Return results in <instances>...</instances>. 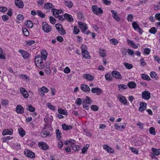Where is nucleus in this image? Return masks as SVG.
I'll return each mask as SVG.
<instances>
[{"instance_id": "nucleus-47", "label": "nucleus", "mask_w": 160, "mask_h": 160, "mask_svg": "<svg viewBox=\"0 0 160 160\" xmlns=\"http://www.w3.org/2000/svg\"><path fill=\"white\" fill-rule=\"evenodd\" d=\"M53 6V5L50 2L46 3L44 5V7H46V9H49L50 8H52Z\"/></svg>"}, {"instance_id": "nucleus-48", "label": "nucleus", "mask_w": 160, "mask_h": 160, "mask_svg": "<svg viewBox=\"0 0 160 160\" xmlns=\"http://www.w3.org/2000/svg\"><path fill=\"white\" fill-rule=\"evenodd\" d=\"M149 132L152 135H155L156 133V131H155V129L154 128L152 127H151L150 128L149 130Z\"/></svg>"}, {"instance_id": "nucleus-51", "label": "nucleus", "mask_w": 160, "mask_h": 160, "mask_svg": "<svg viewBox=\"0 0 160 160\" xmlns=\"http://www.w3.org/2000/svg\"><path fill=\"white\" fill-rule=\"evenodd\" d=\"M71 147L72 148V149L74 151H78L80 148V146H77L75 145H72Z\"/></svg>"}, {"instance_id": "nucleus-64", "label": "nucleus", "mask_w": 160, "mask_h": 160, "mask_svg": "<svg viewBox=\"0 0 160 160\" xmlns=\"http://www.w3.org/2000/svg\"><path fill=\"white\" fill-rule=\"evenodd\" d=\"M17 19L19 21H21L23 19L24 17L22 15L19 14L17 16Z\"/></svg>"}, {"instance_id": "nucleus-54", "label": "nucleus", "mask_w": 160, "mask_h": 160, "mask_svg": "<svg viewBox=\"0 0 160 160\" xmlns=\"http://www.w3.org/2000/svg\"><path fill=\"white\" fill-rule=\"evenodd\" d=\"M22 30L25 36H28L29 35V32L26 28H23Z\"/></svg>"}, {"instance_id": "nucleus-59", "label": "nucleus", "mask_w": 160, "mask_h": 160, "mask_svg": "<svg viewBox=\"0 0 160 160\" xmlns=\"http://www.w3.org/2000/svg\"><path fill=\"white\" fill-rule=\"evenodd\" d=\"M55 26L56 29L58 31H60L62 27V25L59 23L56 24Z\"/></svg>"}, {"instance_id": "nucleus-39", "label": "nucleus", "mask_w": 160, "mask_h": 160, "mask_svg": "<svg viewBox=\"0 0 160 160\" xmlns=\"http://www.w3.org/2000/svg\"><path fill=\"white\" fill-rule=\"evenodd\" d=\"M142 78L143 80L147 81H150L151 80L149 76L145 74H142L141 75Z\"/></svg>"}, {"instance_id": "nucleus-45", "label": "nucleus", "mask_w": 160, "mask_h": 160, "mask_svg": "<svg viewBox=\"0 0 160 160\" xmlns=\"http://www.w3.org/2000/svg\"><path fill=\"white\" fill-rule=\"evenodd\" d=\"M123 64L126 68L128 69H131L133 67V66L132 64L124 62L123 63Z\"/></svg>"}, {"instance_id": "nucleus-2", "label": "nucleus", "mask_w": 160, "mask_h": 160, "mask_svg": "<svg viewBox=\"0 0 160 160\" xmlns=\"http://www.w3.org/2000/svg\"><path fill=\"white\" fill-rule=\"evenodd\" d=\"M42 28L44 32H48L51 30L52 27L46 22H44L42 23Z\"/></svg>"}, {"instance_id": "nucleus-18", "label": "nucleus", "mask_w": 160, "mask_h": 160, "mask_svg": "<svg viewBox=\"0 0 160 160\" xmlns=\"http://www.w3.org/2000/svg\"><path fill=\"white\" fill-rule=\"evenodd\" d=\"M91 92L92 93H96L97 95H99L102 93L101 89L98 88H92L91 90Z\"/></svg>"}, {"instance_id": "nucleus-55", "label": "nucleus", "mask_w": 160, "mask_h": 160, "mask_svg": "<svg viewBox=\"0 0 160 160\" xmlns=\"http://www.w3.org/2000/svg\"><path fill=\"white\" fill-rule=\"evenodd\" d=\"M79 30L77 26H74V27L73 32L74 34H78L79 32Z\"/></svg>"}, {"instance_id": "nucleus-32", "label": "nucleus", "mask_w": 160, "mask_h": 160, "mask_svg": "<svg viewBox=\"0 0 160 160\" xmlns=\"http://www.w3.org/2000/svg\"><path fill=\"white\" fill-rule=\"evenodd\" d=\"M82 55L83 57L86 58H89L90 56L89 55V53L87 51H82Z\"/></svg>"}, {"instance_id": "nucleus-58", "label": "nucleus", "mask_w": 160, "mask_h": 160, "mask_svg": "<svg viewBox=\"0 0 160 160\" xmlns=\"http://www.w3.org/2000/svg\"><path fill=\"white\" fill-rule=\"evenodd\" d=\"M28 109L30 112H33L35 111V108L33 107L32 105H30L28 107Z\"/></svg>"}, {"instance_id": "nucleus-42", "label": "nucleus", "mask_w": 160, "mask_h": 160, "mask_svg": "<svg viewBox=\"0 0 160 160\" xmlns=\"http://www.w3.org/2000/svg\"><path fill=\"white\" fill-rule=\"evenodd\" d=\"M18 132L20 135H21L22 137H23L25 134V131L22 128H20L18 129Z\"/></svg>"}, {"instance_id": "nucleus-29", "label": "nucleus", "mask_w": 160, "mask_h": 160, "mask_svg": "<svg viewBox=\"0 0 160 160\" xmlns=\"http://www.w3.org/2000/svg\"><path fill=\"white\" fill-rule=\"evenodd\" d=\"M150 76L153 79L155 80H158V78L156 73L153 71H152L150 73Z\"/></svg>"}, {"instance_id": "nucleus-43", "label": "nucleus", "mask_w": 160, "mask_h": 160, "mask_svg": "<svg viewBox=\"0 0 160 160\" xmlns=\"http://www.w3.org/2000/svg\"><path fill=\"white\" fill-rule=\"evenodd\" d=\"M37 12L38 15L41 18H44L46 16L44 13H42L40 10L37 11Z\"/></svg>"}, {"instance_id": "nucleus-34", "label": "nucleus", "mask_w": 160, "mask_h": 160, "mask_svg": "<svg viewBox=\"0 0 160 160\" xmlns=\"http://www.w3.org/2000/svg\"><path fill=\"white\" fill-rule=\"evenodd\" d=\"M136 84L134 82H129L128 84V86L131 88H135L136 87Z\"/></svg>"}, {"instance_id": "nucleus-21", "label": "nucleus", "mask_w": 160, "mask_h": 160, "mask_svg": "<svg viewBox=\"0 0 160 160\" xmlns=\"http://www.w3.org/2000/svg\"><path fill=\"white\" fill-rule=\"evenodd\" d=\"M13 133V130L12 129H5L2 132V135H12Z\"/></svg>"}, {"instance_id": "nucleus-37", "label": "nucleus", "mask_w": 160, "mask_h": 160, "mask_svg": "<svg viewBox=\"0 0 160 160\" xmlns=\"http://www.w3.org/2000/svg\"><path fill=\"white\" fill-rule=\"evenodd\" d=\"M25 24L27 25V27L30 28H32L33 26L32 22L30 20H28L25 22Z\"/></svg>"}, {"instance_id": "nucleus-14", "label": "nucleus", "mask_w": 160, "mask_h": 160, "mask_svg": "<svg viewBox=\"0 0 160 160\" xmlns=\"http://www.w3.org/2000/svg\"><path fill=\"white\" fill-rule=\"evenodd\" d=\"M111 12L112 14L113 17L117 21H119L120 20V18L117 12L113 10H112Z\"/></svg>"}, {"instance_id": "nucleus-13", "label": "nucleus", "mask_w": 160, "mask_h": 160, "mask_svg": "<svg viewBox=\"0 0 160 160\" xmlns=\"http://www.w3.org/2000/svg\"><path fill=\"white\" fill-rule=\"evenodd\" d=\"M92 102V100L88 96H87L86 98L84 99L82 102L83 105H87V104H91Z\"/></svg>"}, {"instance_id": "nucleus-33", "label": "nucleus", "mask_w": 160, "mask_h": 160, "mask_svg": "<svg viewBox=\"0 0 160 160\" xmlns=\"http://www.w3.org/2000/svg\"><path fill=\"white\" fill-rule=\"evenodd\" d=\"M52 11L53 13V14L54 16L56 18L58 17H59V12L58 10L56 9L55 8H52Z\"/></svg>"}, {"instance_id": "nucleus-9", "label": "nucleus", "mask_w": 160, "mask_h": 160, "mask_svg": "<svg viewBox=\"0 0 160 160\" xmlns=\"http://www.w3.org/2000/svg\"><path fill=\"white\" fill-rule=\"evenodd\" d=\"M112 74L113 77L118 79H121L122 77L120 73L118 72L113 71L112 72Z\"/></svg>"}, {"instance_id": "nucleus-44", "label": "nucleus", "mask_w": 160, "mask_h": 160, "mask_svg": "<svg viewBox=\"0 0 160 160\" xmlns=\"http://www.w3.org/2000/svg\"><path fill=\"white\" fill-rule=\"evenodd\" d=\"M89 147L88 144H86L82 149V153L85 154L88 150V148Z\"/></svg>"}, {"instance_id": "nucleus-25", "label": "nucleus", "mask_w": 160, "mask_h": 160, "mask_svg": "<svg viewBox=\"0 0 160 160\" xmlns=\"http://www.w3.org/2000/svg\"><path fill=\"white\" fill-rule=\"evenodd\" d=\"M119 91L122 92L123 90H125L127 88L126 85L124 84H120L118 85Z\"/></svg>"}, {"instance_id": "nucleus-56", "label": "nucleus", "mask_w": 160, "mask_h": 160, "mask_svg": "<svg viewBox=\"0 0 160 160\" xmlns=\"http://www.w3.org/2000/svg\"><path fill=\"white\" fill-rule=\"evenodd\" d=\"M49 18L50 22L53 24H55L56 22V19L52 16L50 17Z\"/></svg>"}, {"instance_id": "nucleus-36", "label": "nucleus", "mask_w": 160, "mask_h": 160, "mask_svg": "<svg viewBox=\"0 0 160 160\" xmlns=\"http://www.w3.org/2000/svg\"><path fill=\"white\" fill-rule=\"evenodd\" d=\"M64 5L68 7L69 8H71L73 5L72 2L71 1H64Z\"/></svg>"}, {"instance_id": "nucleus-61", "label": "nucleus", "mask_w": 160, "mask_h": 160, "mask_svg": "<svg viewBox=\"0 0 160 160\" xmlns=\"http://www.w3.org/2000/svg\"><path fill=\"white\" fill-rule=\"evenodd\" d=\"M8 10L7 8L4 7H0V12H5Z\"/></svg>"}, {"instance_id": "nucleus-24", "label": "nucleus", "mask_w": 160, "mask_h": 160, "mask_svg": "<svg viewBox=\"0 0 160 160\" xmlns=\"http://www.w3.org/2000/svg\"><path fill=\"white\" fill-rule=\"evenodd\" d=\"M19 52L22 54V57L24 59H27L29 57V54L26 52L22 50H20Z\"/></svg>"}, {"instance_id": "nucleus-41", "label": "nucleus", "mask_w": 160, "mask_h": 160, "mask_svg": "<svg viewBox=\"0 0 160 160\" xmlns=\"http://www.w3.org/2000/svg\"><path fill=\"white\" fill-rule=\"evenodd\" d=\"M157 31V29L155 28L154 27H152L151 28L149 31V32H150L151 34H155L156 32Z\"/></svg>"}, {"instance_id": "nucleus-46", "label": "nucleus", "mask_w": 160, "mask_h": 160, "mask_svg": "<svg viewBox=\"0 0 160 160\" xmlns=\"http://www.w3.org/2000/svg\"><path fill=\"white\" fill-rule=\"evenodd\" d=\"M132 25L134 30H137L139 28V27L137 23L136 22H134L132 23Z\"/></svg>"}, {"instance_id": "nucleus-40", "label": "nucleus", "mask_w": 160, "mask_h": 160, "mask_svg": "<svg viewBox=\"0 0 160 160\" xmlns=\"http://www.w3.org/2000/svg\"><path fill=\"white\" fill-rule=\"evenodd\" d=\"M58 113L63 115H68V112L66 110H63L62 109H59L58 110Z\"/></svg>"}, {"instance_id": "nucleus-27", "label": "nucleus", "mask_w": 160, "mask_h": 160, "mask_svg": "<svg viewBox=\"0 0 160 160\" xmlns=\"http://www.w3.org/2000/svg\"><path fill=\"white\" fill-rule=\"evenodd\" d=\"M151 150L154 155L156 156H158L160 154V149L152 148Z\"/></svg>"}, {"instance_id": "nucleus-22", "label": "nucleus", "mask_w": 160, "mask_h": 160, "mask_svg": "<svg viewBox=\"0 0 160 160\" xmlns=\"http://www.w3.org/2000/svg\"><path fill=\"white\" fill-rule=\"evenodd\" d=\"M103 148L104 149L109 153H112L114 152V150L112 148H110L107 145H104L103 146Z\"/></svg>"}, {"instance_id": "nucleus-12", "label": "nucleus", "mask_w": 160, "mask_h": 160, "mask_svg": "<svg viewBox=\"0 0 160 160\" xmlns=\"http://www.w3.org/2000/svg\"><path fill=\"white\" fill-rule=\"evenodd\" d=\"M38 145L42 149L44 150H47L49 148L48 146L44 142H39Z\"/></svg>"}, {"instance_id": "nucleus-16", "label": "nucleus", "mask_w": 160, "mask_h": 160, "mask_svg": "<svg viewBox=\"0 0 160 160\" xmlns=\"http://www.w3.org/2000/svg\"><path fill=\"white\" fill-rule=\"evenodd\" d=\"M17 112L19 114H22L24 113V109L21 105H18L16 108Z\"/></svg>"}, {"instance_id": "nucleus-60", "label": "nucleus", "mask_w": 160, "mask_h": 160, "mask_svg": "<svg viewBox=\"0 0 160 160\" xmlns=\"http://www.w3.org/2000/svg\"><path fill=\"white\" fill-rule=\"evenodd\" d=\"M12 137H11L9 136H7L6 137H5L4 138H3V142H6L8 141L11 138H12Z\"/></svg>"}, {"instance_id": "nucleus-3", "label": "nucleus", "mask_w": 160, "mask_h": 160, "mask_svg": "<svg viewBox=\"0 0 160 160\" xmlns=\"http://www.w3.org/2000/svg\"><path fill=\"white\" fill-rule=\"evenodd\" d=\"M93 12L95 14L98 15L103 12V10L101 8H98L96 5H93L92 7Z\"/></svg>"}, {"instance_id": "nucleus-38", "label": "nucleus", "mask_w": 160, "mask_h": 160, "mask_svg": "<svg viewBox=\"0 0 160 160\" xmlns=\"http://www.w3.org/2000/svg\"><path fill=\"white\" fill-rule=\"evenodd\" d=\"M99 53L101 56L104 57L106 56L105 50L100 48L99 50Z\"/></svg>"}, {"instance_id": "nucleus-26", "label": "nucleus", "mask_w": 160, "mask_h": 160, "mask_svg": "<svg viewBox=\"0 0 160 160\" xmlns=\"http://www.w3.org/2000/svg\"><path fill=\"white\" fill-rule=\"evenodd\" d=\"M41 57L42 59L45 60L47 58L48 53L45 50H42L41 52Z\"/></svg>"}, {"instance_id": "nucleus-30", "label": "nucleus", "mask_w": 160, "mask_h": 160, "mask_svg": "<svg viewBox=\"0 0 160 160\" xmlns=\"http://www.w3.org/2000/svg\"><path fill=\"white\" fill-rule=\"evenodd\" d=\"M50 64L49 63L46 65L45 69V72L47 74H49L51 73Z\"/></svg>"}, {"instance_id": "nucleus-28", "label": "nucleus", "mask_w": 160, "mask_h": 160, "mask_svg": "<svg viewBox=\"0 0 160 160\" xmlns=\"http://www.w3.org/2000/svg\"><path fill=\"white\" fill-rule=\"evenodd\" d=\"M127 42L128 44H130L131 46L133 48L136 49L138 48V46L136 45V44L132 41L127 39Z\"/></svg>"}, {"instance_id": "nucleus-50", "label": "nucleus", "mask_w": 160, "mask_h": 160, "mask_svg": "<svg viewBox=\"0 0 160 160\" xmlns=\"http://www.w3.org/2000/svg\"><path fill=\"white\" fill-rule=\"evenodd\" d=\"M106 79L108 81H111L112 77L109 73L106 74L105 75Z\"/></svg>"}, {"instance_id": "nucleus-6", "label": "nucleus", "mask_w": 160, "mask_h": 160, "mask_svg": "<svg viewBox=\"0 0 160 160\" xmlns=\"http://www.w3.org/2000/svg\"><path fill=\"white\" fill-rule=\"evenodd\" d=\"M24 154L28 157L33 158L35 157L34 152L28 149H25L24 152Z\"/></svg>"}, {"instance_id": "nucleus-7", "label": "nucleus", "mask_w": 160, "mask_h": 160, "mask_svg": "<svg viewBox=\"0 0 160 160\" xmlns=\"http://www.w3.org/2000/svg\"><path fill=\"white\" fill-rule=\"evenodd\" d=\"M117 98L120 102L124 105H127L128 101L124 96L119 95L118 96Z\"/></svg>"}, {"instance_id": "nucleus-20", "label": "nucleus", "mask_w": 160, "mask_h": 160, "mask_svg": "<svg viewBox=\"0 0 160 160\" xmlns=\"http://www.w3.org/2000/svg\"><path fill=\"white\" fill-rule=\"evenodd\" d=\"M147 104L145 102H141L140 104V107L139 110L140 112H142L146 109Z\"/></svg>"}, {"instance_id": "nucleus-11", "label": "nucleus", "mask_w": 160, "mask_h": 160, "mask_svg": "<svg viewBox=\"0 0 160 160\" xmlns=\"http://www.w3.org/2000/svg\"><path fill=\"white\" fill-rule=\"evenodd\" d=\"M15 5L19 8H22L24 7V3L22 0H15Z\"/></svg>"}, {"instance_id": "nucleus-62", "label": "nucleus", "mask_w": 160, "mask_h": 160, "mask_svg": "<svg viewBox=\"0 0 160 160\" xmlns=\"http://www.w3.org/2000/svg\"><path fill=\"white\" fill-rule=\"evenodd\" d=\"M151 50L148 48H145L144 49V52L146 55H148L150 53Z\"/></svg>"}, {"instance_id": "nucleus-63", "label": "nucleus", "mask_w": 160, "mask_h": 160, "mask_svg": "<svg viewBox=\"0 0 160 160\" xmlns=\"http://www.w3.org/2000/svg\"><path fill=\"white\" fill-rule=\"evenodd\" d=\"M35 42V41L33 40H30L27 41L26 44L27 45L31 46Z\"/></svg>"}, {"instance_id": "nucleus-23", "label": "nucleus", "mask_w": 160, "mask_h": 160, "mask_svg": "<svg viewBox=\"0 0 160 160\" xmlns=\"http://www.w3.org/2000/svg\"><path fill=\"white\" fill-rule=\"evenodd\" d=\"M64 17L65 19H66L69 22H72L73 20L72 16L68 13H65L64 14Z\"/></svg>"}, {"instance_id": "nucleus-31", "label": "nucleus", "mask_w": 160, "mask_h": 160, "mask_svg": "<svg viewBox=\"0 0 160 160\" xmlns=\"http://www.w3.org/2000/svg\"><path fill=\"white\" fill-rule=\"evenodd\" d=\"M41 135L42 137H46L50 135V132L48 131H42L41 132Z\"/></svg>"}, {"instance_id": "nucleus-53", "label": "nucleus", "mask_w": 160, "mask_h": 160, "mask_svg": "<svg viewBox=\"0 0 160 160\" xmlns=\"http://www.w3.org/2000/svg\"><path fill=\"white\" fill-rule=\"evenodd\" d=\"M91 108L92 110L96 111H97L98 109V106L96 105H92L91 106Z\"/></svg>"}, {"instance_id": "nucleus-57", "label": "nucleus", "mask_w": 160, "mask_h": 160, "mask_svg": "<svg viewBox=\"0 0 160 160\" xmlns=\"http://www.w3.org/2000/svg\"><path fill=\"white\" fill-rule=\"evenodd\" d=\"M56 133L57 138H60L61 133L60 130L59 129H57L56 131Z\"/></svg>"}, {"instance_id": "nucleus-17", "label": "nucleus", "mask_w": 160, "mask_h": 160, "mask_svg": "<svg viewBox=\"0 0 160 160\" xmlns=\"http://www.w3.org/2000/svg\"><path fill=\"white\" fill-rule=\"evenodd\" d=\"M83 77L87 81H92L94 79L92 75L89 74H83Z\"/></svg>"}, {"instance_id": "nucleus-1", "label": "nucleus", "mask_w": 160, "mask_h": 160, "mask_svg": "<svg viewBox=\"0 0 160 160\" xmlns=\"http://www.w3.org/2000/svg\"><path fill=\"white\" fill-rule=\"evenodd\" d=\"M35 62L37 66L40 68H42L44 66V63L42 62V59L40 55H38L35 56Z\"/></svg>"}, {"instance_id": "nucleus-19", "label": "nucleus", "mask_w": 160, "mask_h": 160, "mask_svg": "<svg viewBox=\"0 0 160 160\" xmlns=\"http://www.w3.org/2000/svg\"><path fill=\"white\" fill-rule=\"evenodd\" d=\"M20 91L24 97L25 98L28 97L29 96L28 93L24 88H20Z\"/></svg>"}, {"instance_id": "nucleus-10", "label": "nucleus", "mask_w": 160, "mask_h": 160, "mask_svg": "<svg viewBox=\"0 0 160 160\" xmlns=\"http://www.w3.org/2000/svg\"><path fill=\"white\" fill-rule=\"evenodd\" d=\"M121 123H116L115 125V128L118 130L122 131L125 128L126 125L125 123L121 125Z\"/></svg>"}, {"instance_id": "nucleus-52", "label": "nucleus", "mask_w": 160, "mask_h": 160, "mask_svg": "<svg viewBox=\"0 0 160 160\" xmlns=\"http://www.w3.org/2000/svg\"><path fill=\"white\" fill-rule=\"evenodd\" d=\"M110 42L111 43L114 45H117L118 42V40L115 38H113L110 39Z\"/></svg>"}, {"instance_id": "nucleus-5", "label": "nucleus", "mask_w": 160, "mask_h": 160, "mask_svg": "<svg viewBox=\"0 0 160 160\" xmlns=\"http://www.w3.org/2000/svg\"><path fill=\"white\" fill-rule=\"evenodd\" d=\"M48 91V89L44 86L42 87L38 90L39 95L42 97H44L45 96L44 93L47 92Z\"/></svg>"}, {"instance_id": "nucleus-35", "label": "nucleus", "mask_w": 160, "mask_h": 160, "mask_svg": "<svg viewBox=\"0 0 160 160\" xmlns=\"http://www.w3.org/2000/svg\"><path fill=\"white\" fill-rule=\"evenodd\" d=\"M62 128L63 130H68L72 129V127L70 125L67 126L65 124H63L62 125Z\"/></svg>"}, {"instance_id": "nucleus-4", "label": "nucleus", "mask_w": 160, "mask_h": 160, "mask_svg": "<svg viewBox=\"0 0 160 160\" xmlns=\"http://www.w3.org/2000/svg\"><path fill=\"white\" fill-rule=\"evenodd\" d=\"M142 99L148 100L151 98L150 92L148 91H144L142 93Z\"/></svg>"}, {"instance_id": "nucleus-8", "label": "nucleus", "mask_w": 160, "mask_h": 160, "mask_svg": "<svg viewBox=\"0 0 160 160\" xmlns=\"http://www.w3.org/2000/svg\"><path fill=\"white\" fill-rule=\"evenodd\" d=\"M78 24L80 28L82 30V32L85 33V31L88 29L87 24L81 22H79Z\"/></svg>"}, {"instance_id": "nucleus-15", "label": "nucleus", "mask_w": 160, "mask_h": 160, "mask_svg": "<svg viewBox=\"0 0 160 160\" xmlns=\"http://www.w3.org/2000/svg\"><path fill=\"white\" fill-rule=\"evenodd\" d=\"M80 88L82 91L86 92H88L90 91V88L86 84H82Z\"/></svg>"}, {"instance_id": "nucleus-49", "label": "nucleus", "mask_w": 160, "mask_h": 160, "mask_svg": "<svg viewBox=\"0 0 160 160\" xmlns=\"http://www.w3.org/2000/svg\"><path fill=\"white\" fill-rule=\"evenodd\" d=\"M82 100L81 98H77L75 101V103L77 105L80 106L81 104Z\"/></svg>"}]
</instances>
